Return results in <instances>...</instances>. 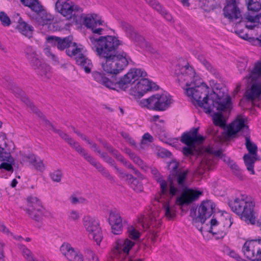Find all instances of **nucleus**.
Here are the masks:
<instances>
[{
  "instance_id": "62",
  "label": "nucleus",
  "mask_w": 261,
  "mask_h": 261,
  "mask_svg": "<svg viewBox=\"0 0 261 261\" xmlns=\"http://www.w3.org/2000/svg\"><path fill=\"white\" fill-rule=\"evenodd\" d=\"M153 138L152 136L150 135L148 133H145L143 137L142 140L141 141V143L144 144L145 141H148L149 143H151L153 141Z\"/></svg>"
},
{
  "instance_id": "64",
  "label": "nucleus",
  "mask_w": 261,
  "mask_h": 261,
  "mask_svg": "<svg viewBox=\"0 0 261 261\" xmlns=\"http://www.w3.org/2000/svg\"><path fill=\"white\" fill-rule=\"evenodd\" d=\"M113 156L119 162H121L123 164L126 161V159L117 150Z\"/></svg>"
},
{
  "instance_id": "11",
  "label": "nucleus",
  "mask_w": 261,
  "mask_h": 261,
  "mask_svg": "<svg viewBox=\"0 0 261 261\" xmlns=\"http://www.w3.org/2000/svg\"><path fill=\"white\" fill-rule=\"evenodd\" d=\"M215 204L211 200L203 201L198 209V215H196L197 208L192 206L190 210V216L192 218V224L201 231L202 227L198 228L197 224H201L205 223L206 220L210 218L215 212Z\"/></svg>"
},
{
  "instance_id": "9",
  "label": "nucleus",
  "mask_w": 261,
  "mask_h": 261,
  "mask_svg": "<svg viewBox=\"0 0 261 261\" xmlns=\"http://www.w3.org/2000/svg\"><path fill=\"white\" fill-rule=\"evenodd\" d=\"M177 77L179 85L185 83L186 88H183L184 92L189 98H192L195 96L194 94L193 96L188 95L187 89H195L197 86H200L204 83L201 82L199 76L196 75L194 69L188 63L180 68V73H177Z\"/></svg>"
},
{
  "instance_id": "26",
  "label": "nucleus",
  "mask_w": 261,
  "mask_h": 261,
  "mask_svg": "<svg viewBox=\"0 0 261 261\" xmlns=\"http://www.w3.org/2000/svg\"><path fill=\"white\" fill-rule=\"evenodd\" d=\"M2 162L0 164V177H6L8 173L10 174L13 172L15 160L12 158Z\"/></svg>"
},
{
  "instance_id": "63",
  "label": "nucleus",
  "mask_w": 261,
  "mask_h": 261,
  "mask_svg": "<svg viewBox=\"0 0 261 261\" xmlns=\"http://www.w3.org/2000/svg\"><path fill=\"white\" fill-rule=\"evenodd\" d=\"M151 173L153 175L154 178H155L156 182L158 181V180L159 179H161L162 178H163V176L160 174V173L159 172V171L155 168H153L151 169Z\"/></svg>"
},
{
  "instance_id": "59",
  "label": "nucleus",
  "mask_w": 261,
  "mask_h": 261,
  "mask_svg": "<svg viewBox=\"0 0 261 261\" xmlns=\"http://www.w3.org/2000/svg\"><path fill=\"white\" fill-rule=\"evenodd\" d=\"M130 186L136 192H141L143 190L142 185L136 178L130 184Z\"/></svg>"
},
{
  "instance_id": "19",
  "label": "nucleus",
  "mask_w": 261,
  "mask_h": 261,
  "mask_svg": "<svg viewBox=\"0 0 261 261\" xmlns=\"http://www.w3.org/2000/svg\"><path fill=\"white\" fill-rule=\"evenodd\" d=\"M240 0H226L223 11L225 18L229 19H237L242 17L239 4Z\"/></svg>"
},
{
  "instance_id": "24",
  "label": "nucleus",
  "mask_w": 261,
  "mask_h": 261,
  "mask_svg": "<svg viewBox=\"0 0 261 261\" xmlns=\"http://www.w3.org/2000/svg\"><path fill=\"white\" fill-rule=\"evenodd\" d=\"M178 167L179 163L174 160L170 162L168 165V168L170 173L168 177V180L169 182V193L172 197L176 195L178 191L172 182V176L180 171L178 170Z\"/></svg>"
},
{
  "instance_id": "39",
  "label": "nucleus",
  "mask_w": 261,
  "mask_h": 261,
  "mask_svg": "<svg viewBox=\"0 0 261 261\" xmlns=\"http://www.w3.org/2000/svg\"><path fill=\"white\" fill-rule=\"evenodd\" d=\"M6 81L7 83L6 84L5 86L11 89L15 96L21 97H25L24 92L21 89L18 87L15 84L12 83L10 79H9V80L6 79Z\"/></svg>"
},
{
  "instance_id": "16",
  "label": "nucleus",
  "mask_w": 261,
  "mask_h": 261,
  "mask_svg": "<svg viewBox=\"0 0 261 261\" xmlns=\"http://www.w3.org/2000/svg\"><path fill=\"white\" fill-rule=\"evenodd\" d=\"M82 222L84 227L88 232L89 235L92 237L97 245H100L103 237L98 222L94 218L89 216H84Z\"/></svg>"
},
{
  "instance_id": "48",
  "label": "nucleus",
  "mask_w": 261,
  "mask_h": 261,
  "mask_svg": "<svg viewBox=\"0 0 261 261\" xmlns=\"http://www.w3.org/2000/svg\"><path fill=\"white\" fill-rule=\"evenodd\" d=\"M120 25L128 37L136 31L131 24L126 22L121 21Z\"/></svg>"
},
{
  "instance_id": "18",
  "label": "nucleus",
  "mask_w": 261,
  "mask_h": 261,
  "mask_svg": "<svg viewBox=\"0 0 261 261\" xmlns=\"http://www.w3.org/2000/svg\"><path fill=\"white\" fill-rule=\"evenodd\" d=\"M80 7L69 0H57L55 3V10L67 19L70 20L75 16L74 12H78Z\"/></svg>"
},
{
  "instance_id": "21",
  "label": "nucleus",
  "mask_w": 261,
  "mask_h": 261,
  "mask_svg": "<svg viewBox=\"0 0 261 261\" xmlns=\"http://www.w3.org/2000/svg\"><path fill=\"white\" fill-rule=\"evenodd\" d=\"M214 149L211 146H208L205 148V151L209 154L201 160L200 164L197 169V172L199 175L204 174L205 170H212L214 166V161L212 159L211 155L214 154Z\"/></svg>"
},
{
  "instance_id": "22",
  "label": "nucleus",
  "mask_w": 261,
  "mask_h": 261,
  "mask_svg": "<svg viewBox=\"0 0 261 261\" xmlns=\"http://www.w3.org/2000/svg\"><path fill=\"white\" fill-rule=\"evenodd\" d=\"M109 223L111 226L112 232L114 234H119L122 232V218L116 211H111L109 213Z\"/></svg>"
},
{
  "instance_id": "42",
  "label": "nucleus",
  "mask_w": 261,
  "mask_h": 261,
  "mask_svg": "<svg viewBox=\"0 0 261 261\" xmlns=\"http://www.w3.org/2000/svg\"><path fill=\"white\" fill-rule=\"evenodd\" d=\"M247 8L249 10L257 12L261 9V3L259 0H245Z\"/></svg>"
},
{
  "instance_id": "52",
  "label": "nucleus",
  "mask_w": 261,
  "mask_h": 261,
  "mask_svg": "<svg viewBox=\"0 0 261 261\" xmlns=\"http://www.w3.org/2000/svg\"><path fill=\"white\" fill-rule=\"evenodd\" d=\"M49 176L53 181L59 182L61 180L62 172L60 169L54 170L49 174Z\"/></svg>"
},
{
  "instance_id": "55",
  "label": "nucleus",
  "mask_w": 261,
  "mask_h": 261,
  "mask_svg": "<svg viewBox=\"0 0 261 261\" xmlns=\"http://www.w3.org/2000/svg\"><path fill=\"white\" fill-rule=\"evenodd\" d=\"M12 158L13 157L11 155L10 152L3 148L2 144H0V162L5 161V160Z\"/></svg>"
},
{
  "instance_id": "41",
  "label": "nucleus",
  "mask_w": 261,
  "mask_h": 261,
  "mask_svg": "<svg viewBox=\"0 0 261 261\" xmlns=\"http://www.w3.org/2000/svg\"><path fill=\"white\" fill-rule=\"evenodd\" d=\"M129 38L140 46H144L146 45V41L144 38L136 31L133 32Z\"/></svg>"
},
{
  "instance_id": "40",
  "label": "nucleus",
  "mask_w": 261,
  "mask_h": 261,
  "mask_svg": "<svg viewBox=\"0 0 261 261\" xmlns=\"http://www.w3.org/2000/svg\"><path fill=\"white\" fill-rule=\"evenodd\" d=\"M228 164L235 176L239 179L243 180L244 176L242 170L240 168L238 165L234 161H230L229 160Z\"/></svg>"
},
{
  "instance_id": "44",
  "label": "nucleus",
  "mask_w": 261,
  "mask_h": 261,
  "mask_svg": "<svg viewBox=\"0 0 261 261\" xmlns=\"http://www.w3.org/2000/svg\"><path fill=\"white\" fill-rule=\"evenodd\" d=\"M97 15L96 14H91L90 17H86L84 18V24L88 28L92 29V28L97 25L96 18Z\"/></svg>"
},
{
  "instance_id": "25",
  "label": "nucleus",
  "mask_w": 261,
  "mask_h": 261,
  "mask_svg": "<svg viewBox=\"0 0 261 261\" xmlns=\"http://www.w3.org/2000/svg\"><path fill=\"white\" fill-rule=\"evenodd\" d=\"M73 57H75L77 64L80 66L81 68L83 69L86 73H89L91 72L93 67L92 62L82 54V51L76 56Z\"/></svg>"
},
{
  "instance_id": "31",
  "label": "nucleus",
  "mask_w": 261,
  "mask_h": 261,
  "mask_svg": "<svg viewBox=\"0 0 261 261\" xmlns=\"http://www.w3.org/2000/svg\"><path fill=\"white\" fill-rule=\"evenodd\" d=\"M225 221L228 224L227 226L223 225L221 229L222 225H219L218 229L216 228L213 230V232H211L213 236H216V238L218 239H222L225 236L227 233L228 229L230 228L233 223L231 217H229L228 219H226Z\"/></svg>"
},
{
  "instance_id": "45",
  "label": "nucleus",
  "mask_w": 261,
  "mask_h": 261,
  "mask_svg": "<svg viewBox=\"0 0 261 261\" xmlns=\"http://www.w3.org/2000/svg\"><path fill=\"white\" fill-rule=\"evenodd\" d=\"M19 249L21 251L23 256L27 261H38L34 258L32 255L31 251L23 245H19Z\"/></svg>"
},
{
  "instance_id": "23",
  "label": "nucleus",
  "mask_w": 261,
  "mask_h": 261,
  "mask_svg": "<svg viewBox=\"0 0 261 261\" xmlns=\"http://www.w3.org/2000/svg\"><path fill=\"white\" fill-rule=\"evenodd\" d=\"M62 253L69 261H83V256L79 252L75 251L71 245L68 243H63L60 247Z\"/></svg>"
},
{
  "instance_id": "54",
  "label": "nucleus",
  "mask_w": 261,
  "mask_h": 261,
  "mask_svg": "<svg viewBox=\"0 0 261 261\" xmlns=\"http://www.w3.org/2000/svg\"><path fill=\"white\" fill-rule=\"evenodd\" d=\"M0 21L3 26L8 27L11 24V20L7 14L3 11L0 12Z\"/></svg>"
},
{
  "instance_id": "32",
  "label": "nucleus",
  "mask_w": 261,
  "mask_h": 261,
  "mask_svg": "<svg viewBox=\"0 0 261 261\" xmlns=\"http://www.w3.org/2000/svg\"><path fill=\"white\" fill-rule=\"evenodd\" d=\"M173 102V99H154L152 102V109L155 111H164Z\"/></svg>"
},
{
  "instance_id": "15",
  "label": "nucleus",
  "mask_w": 261,
  "mask_h": 261,
  "mask_svg": "<svg viewBox=\"0 0 261 261\" xmlns=\"http://www.w3.org/2000/svg\"><path fill=\"white\" fill-rule=\"evenodd\" d=\"M242 251L244 255L251 261H261V239L246 241Z\"/></svg>"
},
{
  "instance_id": "8",
  "label": "nucleus",
  "mask_w": 261,
  "mask_h": 261,
  "mask_svg": "<svg viewBox=\"0 0 261 261\" xmlns=\"http://www.w3.org/2000/svg\"><path fill=\"white\" fill-rule=\"evenodd\" d=\"M196 108H202L206 114L214 112V109L219 112L230 111L232 108L231 99H190Z\"/></svg>"
},
{
  "instance_id": "28",
  "label": "nucleus",
  "mask_w": 261,
  "mask_h": 261,
  "mask_svg": "<svg viewBox=\"0 0 261 261\" xmlns=\"http://www.w3.org/2000/svg\"><path fill=\"white\" fill-rule=\"evenodd\" d=\"M146 2L150 5L153 9H155L160 14H161L165 19L169 21L172 19L171 15L165 10L162 6L156 0H145Z\"/></svg>"
},
{
  "instance_id": "49",
  "label": "nucleus",
  "mask_w": 261,
  "mask_h": 261,
  "mask_svg": "<svg viewBox=\"0 0 261 261\" xmlns=\"http://www.w3.org/2000/svg\"><path fill=\"white\" fill-rule=\"evenodd\" d=\"M127 232L128 237L134 240H137L140 238V233L133 226L128 227Z\"/></svg>"
},
{
  "instance_id": "61",
  "label": "nucleus",
  "mask_w": 261,
  "mask_h": 261,
  "mask_svg": "<svg viewBox=\"0 0 261 261\" xmlns=\"http://www.w3.org/2000/svg\"><path fill=\"white\" fill-rule=\"evenodd\" d=\"M101 144L109 153L112 154L113 155H114L115 153H116L117 151L116 149H114L111 144L106 141H102Z\"/></svg>"
},
{
  "instance_id": "17",
  "label": "nucleus",
  "mask_w": 261,
  "mask_h": 261,
  "mask_svg": "<svg viewBox=\"0 0 261 261\" xmlns=\"http://www.w3.org/2000/svg\"><path fill=\"white\" fill-rule=\"evenodd\" d=\"M134 245L135 243L128 239L116 241L115 250L118 254V261H143L142 259L135 258L129 256V252Z\"/></svg>"
},
{
  "instance_id": "58",
  "label": "nucleus",
  "mask_w": 261,
  "mask_h": 261,
  "mask_svg": "<svg viewBox=\"0 0 261 261\" xmlns=\"http://www.w3.org/2000/svg\"><path fill=\"white\" fill-rule=\"evenodd\" d=\"M123 165L128 169L132 170L133 173L138 177H141L142 174L134 166L128 161H126L123 163Z\"/></svg>"
},
{
  "instance_id": "36",
  "label": "nucleus",
  "mask_w": 261,
  "mask_h": 261,
  "mask_svg": "<svg viewBox=\"0 0 261 261\" xmlns=\"http://www.w3.org/2000/svg\"><path fill=\"white\" fill-rule=\"evenodd\" d=\"M21 3L28 7L34 12H39L42 10V6L38 0H20Z\"/></svg>"
},
{
  "instance_id": "38",
  "label": "nucleus",
  "mask_w": 261,
  "mask_h": 261,
  "mask_svg": "<svg viewBox=\"0 0 261 261\" xmlns=\"http://www.w3.org/2000/svg\"><path fill=\"white\" fill-rule=\"evenodd\" d=\"M261 94V85L253 84L249 91L245 93V98H255Z\"/></svg>"
},
{
  "instance_id": "46",
  "label": "nucleus",
  "mask_w": 261,
  "mask_h": 261,
  "mask_svg": "<svg viewBox=\"0 0 261 261\" xmlns=\"http://www.w3.org/2000/svg\"><path fill=\"white\" fill-rule=\"evenodd\" d=\"M136 102L141 107H145L148 109L151 110L152 107V102L154 99H135Z\"/></svg>"
},
{
  "instance_id": "7",
  "label": "nucleus",
  "mask_w": 261,
  "mask_h": 261,
  "mask_svg": "<svg viewBox=\"0 0 261 261\" xmlns=\"http://www.w3.org/2000/svg\"><path fill=\"white\" fill-rule=\"evenodd\" d=\"M140 69L143 71L141 69ZM143 71L146 73L145 71L143 70ZM146 75L147 73L145 76L140 77L135 81H139L134 87L130 89L129 94L130 95L141 97L148 92L159 90L156 94L152 95L149 98H171L172 97L168 92L163 89L160 90L159 86L155 83L145 78Z\"/></svg>"
},
{
  "instance_id": "3",
  "label": "nucleus",
  "mask_w": 261,
  "mask_h": 261,
  "mask_svg": "<svg viewBox=\"0 0 261 261\" xmlns=\"http://www.w3.org/2000/svg\"><path fill=\"white\" fill-rule=\"evenodd\" d=\"M188 170L180 171L172 176V182L174 179L177 182L178 191L177 194L182 192L180 196L176 200V204L181 207L182 211H184V205H188L193 201L196 200L202 194V192L188 188L187 184V176Z\"/></svg>"
},
{
  "instance_id": "35",
  "label": "nucleus",
  "mask_w": 261,
  "mask_h": 261,
  "mask_svg": "<svg viewBox=\"0 0 261 261\" xmlns=\"http://www.w3.org/2000/svg\"><path fill=\"white\" fill-rule=\"evenodd\" d=\"M257 156H253L251 154L246 153L243 156V160L247 170L252 175L255 174L254 170V165L257 160Z\"/></svg>"
},
{
  "instance_id": "51",
  "label": "nucleus",
  "mask_w": 261,
  "mask_h": 261,
  "mask_svg": "<svg viewBox=\"0 0 261 261\" xmlns=\"http://www.w3.org/2000/svg\"><path fill=\"white\" fill-rule=\"evenodd\" d=\"M164 208L165 210V215L167 218L172 219L175 216L173 208L170 206L168 203H165L164 204Z\"/></svg>"
},
{
  "instance_id": "37",
  "label": "nucleus",
  "mask_w": 261,
  "mask_h": 261,
  "mask_svg": "<svg viewBox=\"0 0 261 261\" xmlns=\"http://www.w3.org/2000/svg\"><path fill=\"white\" fill-rule=\"evenodd\" d=\"M32 67L35 70L36 72L41 76L48 77V72H49L50 68L46 64L42 63L41 61H39V63H37V65L32 66Z\"/></svg>"
},
{
  "instance_id": "6",
  "label": "nucleus",
  "mask_w": 261,
  "mask_h": 261,
  "mask_svg": "<svg viewBox=\"0 0 261 261\" xmlns=\"http://www.w3.org/2000/svg\"><path fill=\"white\" fill-rule=\"evenodd\" d=\"M239 132H241V135L245 138V144L249 154L253 156H257V146L251 141L249 126L245 124L244 118L240 116H238L237 119L228 126L226 136L229 139L234 138Z\"/></svg>"
},
{
  "instance_id": "53",
  "label": "nucleus",
  "mask_w": 261,
  "mask_h": 261,
  "mask_svg": "<svg viewBox=\"0 0 261 261\" xmlns=\"http://www.w3.org/2000/svg\"><path fill=\"white\" fill-rule=\"evenodd\" d=\"M261 76V62L255 64V66L250 73V77L254 79L255 76Z\"/></svg>"
},
{
  "instance_id": "60",
  "label": "nucleus",
  "mask_w": 261,
  "mask_h": 261,
  "mask_svg": "<svg viewBox=\"0 0 261 261\" xmlns=\"http://www.w3.org/2000/svg\"><path fill=\"white\" fill-rule=\"evenodd\" d=\"M235 33L241 38L248 41H252L254 39L252 37H249V35L247 33H244L243 30H237L235 31Z\"/></svg>"
},
{
  "instance_id": "4",
  "label": "nucleus",
  "mask_w": 261,
  "mask_h": 261,
  "mask_svg": "<svg viewBox=\"0 0 261 261\" xmlns=\"http://www.w3.org/2000/svg\"><path fill=\"white\" fill-rule=\"evenodd\" d=\"M231 211L237 214L240 219L248 224L255 223V202L247 195H241L233 201L228 202Z\"/></svg>"
},
{
  "instance_id": "13",
  "label": "nucleus",
  "mask_w": 261,
  "mask_h": 261,
  "mask_svg": "<svg viewBox=\"0 0 261 261\" xmlns=\"http://www.w3.org/2000/svg\"><path fill=\"white\" fill-rule=\"evenodd\" d=\"M46 41L60 50L66 49V54L70 57L76 56L81 51V48L77 46L76 43L72 42V37L70 36L64 38L49 36L46 37Z\"/></svg>"
},
{
  "instance_id": "57",
  "label": "nucleus",
  "mask_w": 261,
  "mask_h": 261,
  "mask_svg": "<svg viewBox=\"0 0 261 261\" xmlns=\"http://www.w3.org/2000/svg\"><path fill=\"white\" fill-rule=\"evenodd\" d=\"M80 213L75 210H71L68 212V219L70 221L76 222L80 219Z\"/></svg>"
},
{
  "instance_id": "29",
  "label": "nucleus",
  "mask_w": 261,
  "mask_h": 261,
  "mask_svg": "<svg viewBox=\"0 0 261 261\" xmlns=\"http://www.w3.org/2000/svg\"><path fill=\"white\" fill-rule=\"evenodd\" d=\"M16 28L23 35L28 38H31L32 36L34 28L23 21L21 17L18 19Z\"/></svg>"
},
{
  "instance_id": "50",
  "label": "nucleus",
  "mask_w": 261,
  "mask_h": 261,
  "mask_svg": "<svg viewBox=\"0 0 261 261\" xmlns=\"http://www.w3.org/2000/svg\"><path fill=\"white\" fill-rule=\"evenodd\" d=\"M202 63L210 72L215 75L216 78H220V75L219 73L217 71L216 69L212 66L209 62L204 59Z\"/></svg>"
},
{
  "instance_id": "34",
  "label": "nucleus",
  "mask_w": 261,
  "mask_h": 261,
  "mask_svg": "<svg viewBox=\"0 0 261 261\" xmlns=\"http://www.w3.org/2000/svg\"><path fill=\"white\" fill-rule=\"evenodd\" d=\"M27 159L37 170L42 171L44 170L43 161L38 156L34 154H29L27 156Z\"/></svg>"
},
{
  "instance_id": "1",
  "label": "nucleus",
  "mask_w": 261,
  "mask_h": 261,
  "mask_svg": "<svg viewBox=\"0 0 261 261\" xmlns=\"http://www.w3.org/2000/svg\"><path fill=\"white\" fill-rule=\"evenodd\" d=\"M91 47L99 58L103 59L101 66L107 73L116 75L123 70L130 59L123 50L118 51L122 41L114 36L89 37Z\"/></svg>"
},
{
  "instance_id": "43",
  "label": "nucleus",
  "mask_w": 261,
  "mask_h": 261,
  "mask_svg": "<svg viewBox=\"0 0 261 261\" xmlns=\"http://www.w3.org/2000/svg\"><path fill=\"white\" fill-rule=\"evenodd\" d=\"M213 121L216 126H223L225 124V120L221 113L214 112L212 115Z\"/></svg>"
},
{
  "instance_id": "2",
  "label": "nucleus",
  "mask_w": 261,
  "mask_h": 261,
  "mask_svg": "<svg viewBox=\"0 0 261 261\" xmlns=\"http://www.w3.org/2000/svg\"><path fill=\"white\" fill-rule=\"evenodd\" d=\"M145 75L146 73L141 69L133 68L130 69L126 74L118 80L115 79L112 81L106 77L105 74L102 72L94 71L92 73L93 79L105 87L112 89L118 88L124 91H125L129 87V85L134 84L140 77Z\"/></svg>"
},
{
  "instance_id": "47",
  "label": "nucleus",
  "mask_w": 261,
  "mask_h": 261,
  "mask_svg": "<svg viewBox=\"0 0 261 261\" xmlns=\"http://www.w3.org/2000/svg\"><path fill=\"white\" fill-rule=\"evenodd\" d=\"M158 183L160 184V193L163 195H167L168 193H169V190L168 189L167 182L163 178L160 179H159L157 181ZM171 196H172L170 194H169Z\"/></svg>"
},
{
  "instance_id": "27",
  "label": "nucleus",
  "mask_w": 261,
  "mask_h": 261,
  "mask_svg": "<svg viewBox=\"0 0 261 261\" xmlns=\"http://www.w3.org/2000/svg\"><path fill=\"white\" fill-rule=\"evenodd\" d=\"M36 14V20L40 25L44 26L45 25L50 24L53 21V16L47 14L43 7L42 10L39 12H35Z\"/></svg>"
},
{
  "instance_id": "20",
  "label": "nucleus",
  "mask_w": 261,
  "mask_h": 261,
  "mask_svg": "<svg viewBox=\"0 0 261 261\" xmlns=\"http://www.w3.org/2000/svg\"><path fill=\"white\" fill-rule=\"evenodd\" d=\"M23 102L26 106L30 109L32 111L37 115L39 117L42 118L46 125L51 127V129L56 133H57L60 137L65 141L69 137V136L65 133L62 132L60 129H56L54 125L43 116L42 113L38 109V108L30 100V99H22Z\"/></svg>"
},
{
  "instance_id": "56",
  "label": "nucleus",
  "mask_w": 261,
  "mask_h": 261,
  "mask_svg": "<svg viewBox=\"0 0 261 261\" xmlns=\"http://www.w3.org/2000/svg\"><path fill=\"white\" fill-rule=\"evenodd\" d=\"M134 163L137 164L140 168L146 170L147 168V166L144 161L137 155H135L131 159Z\"/></svg>"
},
{
  "instance_id": "14",
  "label": "nucleus",
  "mask_w": 261,
  "mask_h": 261,
  "mask_svg": "<svg viewBox=\"0 0 261 261\" xmlns=\"http://www.w3.org/2000/svg\"><path fill=\"white\" fill-rule=\"evenodd\" d=\"M28 207L25 210L29 217L34 221L41 222L43 217H48L50 213L42 206L41 201L36 197L27 198Z\"/></svg>"
},
{
  "instance_id": "33",
  "label": "nucleus",
  "mask_w": 261,
  "mask_h": 261,
  "mask_svg": "<svg viewBox=\"0 0 261 261\" xmlns=\"http://www.w3.org/2000/svg\"><path fill=\"white\" fill-rule=\"evenodd\" d=\"M239 105L244 109L252 110L253 107H261V99H241Z\"/></svg>"
},
{
  "instance_id": "10",
  "label": "nucleus",
  "mask_w": 261,
  "mask_h": 261,
  "mask_svg": "<svg viewBox=\"0 0 261 261\" xmlns=\"http://www.w3.org/2000/svg\"><path fill=\"white\" fill-rule=\"evenodd\" d=\"M199 129V127H192L182 134L180 141L187 145L182 148V152L185 156L194 155L196 145H201L204 142L205 138L198 135Z\"/></svg>"
},
{
  "instance_id": "5",
  "label": "nucleus",
  "mask_w": 261,
  "mask_h": 261,
  "mask_svg": "<svg viewBox=\"0 0 261 261\" xmlns=\"http://www.w3.org/2000/svg\"><path fill=\"white\" fill-rule=\"evenodd\" d=\"M210 85L211 89L204 83L195 89H187V93L188 95L194 94L195 97L192 98H231L226 86L216 83L214 80L210 81Z\"/></svg>"
},
{
  "instance_id": "12",
  "label": "nucleus",
  "mask_w": 261,
  "mask_h": 261,
  "mask_svg": "<svg viewBox=\"0 0 261 261\" xmlns=\"http://www.w3.org/2000/svg\"><path fill=\"white\" fill-rule=\"evenodd\" d=\"M71 147L74 148L82 156H83L87 161L91 165L94 167L101 175L110 181L111 182H114V177L99 162H97L94 158L89 155L85 149L82 147L78 142H76L72 138L68 137L65 141Z\"/></svg>"
},
{
  "instance_id": "30",
  "label": "nucleus",
  "mask_w": 261,
  "mask_h": 261,
  "mask_svg": "<svg viewBox=\"0 0 261 261\" xmlns=\"http://www.w3.org/2000/svg\"><path fill=\"white\" fill-rule=\"evenodd\" d=\"M25 56L28 60L30 65H37V63H39L38 56L36 51L32 46H27L24 49Z\"/></svg>"
}]
</instances>
